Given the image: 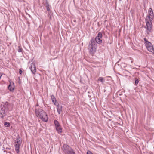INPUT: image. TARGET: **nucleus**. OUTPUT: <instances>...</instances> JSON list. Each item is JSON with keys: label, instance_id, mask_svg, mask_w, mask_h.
Wrapping results in <instances>:
<instances>
[{"label": "nucleus", "instance_id": "34", "mask_svg": "<svg viewBox=\"0 0 154 154\" xmlns=\"http://www.w3.org/2000/svg\"><path fill=\"white\" fill-rule=\"evenodd\" d=\"M1 76L0 75V79L1 78Z\"/></svg>", "mask_w": 154, "mask_h": 154}, {"label": "nucleus", "instance_id": "31", "mask_svg": "<svg viewBox=\"0 0 154 154\" xmlns=\"http://www.w3.org/2000/svg\"><path fill=\"white\" fill-rule=\"evenodd\" d=\"M4 152H6V151H5V150H4Z\"/></svg>", "mask_w": 154, "mask_h": 154}, {"label": "nucleus", "instance_id": "29", "mask_svg": "<svg viewBox=\"0 0 154 154\" xmlns=\"http://www.w3.org/2000/svg\"><path fill=\"white\" fill-rule=\"evenodd\" d=\"M36 106H38V104H37Z\"/></svg>", "mask_w": 154, "mask_h": 154}, {"label": "nucleus", "instance_id": "4", "mask_svg": "<svg viewBox=\"0 0 154 154\" xmlns=\"http://www.w3.org/2000/svg\"><path fill=\"white\" fill-rule=\"evenodd\" d=\"M152 20H153L150 19V18L145 19V22L146 26V28L147 30V33L150 32H151L152 26Z\"/></svg>", "mask_w": 154, "mask_h": 154}, {"label": "nucleus", "instance_id": "14", "mask_svg": "<svg viewBox=\"0 0 154 154\" xmlns=\"http://www.w3.org/2000/svg\"><path fill=\"white\" fill-rule=\"evenodd\" d=\"M147 48V50L150 52H152L154 51L153 47L152 45L150 46L149 47Z\"/></svg>", "mask_w": 154, "mask_h": 154}, {"label": "nucleus", "instance_id": "16", "mask_svg": "<svg viewBox=\"0 0 154 154\" xmlns=\"http://www.w3.org/2000/svg\"><path fill=\"white\" fill-rule=\"evenodd\" d=\"M67 154H75V152L71 148V149L70 150L66 153Z\"/></svg>", "mask_w": 154, "mask_h": 154}, {"label": "nucleus", "instance_id": "7", "mask_svg": "<svg viewBox=\"0 0 154 154\" xmlns=\"http://www.w3.org/2000/svg\"><path fill=\"white\" fill-rule=\"evenodd\" d=\"M29 69L32 73L35 74L36 72V68L35 64L32 63L30 66L29 67Z\"/></svg>", "mask_w": 154, "mask_h": 154}, {"label": "nucleus", "instance_id": "32", "mask_svg": "<svg viewBox=\"0 0 154 154\" xmlns=\"http://www.w3.org/2000/svg\"><path fill=\"white\" fill-rule=\"evenodd\" d=\"M3 149H5V148L3 147Z\"/></svg>", "mask_w": 154, "mask_h": 154}, {"label": "nucleus", "instance_id": "25", "mask_svg": "<svg viewBox=\"0 0 154 154\" xmlns=\"http://www.w3.org/2000/svg\"><path fill=\"white\" fill-rule=\"evenodd\" d=\"M87 154H93L90 151L88 150L87 151Z\"/></svg>", "mask_w": 154, "mask_h": 154}, {"label": "nucleus", "instance_id": "27", "mask_svg": "<svg viewBox=\"0 0 154 154\" xmlns=\"http://www.w3.org/2000/svg\"><path fill=\"white\" fill-rule=\"evenodd\" d=\"M144 41H145V44L147 42H148V41L146 39V38H144L143 39Z\"/></svg>", "mask_w": 154, "mask_h": 154}, {"label": "nucleus", "instance_id": "3", "mask_svg": "<svg viewBox=\"0 0 154 154\" xmlns=\"http://www.w3.org/2000/svg\"><path fill=\"white\" fill-rule=\"evenodd\" d=\"M9 103L7 102L3 104L0 107V118L3 119L4 117L7 115V111L9 109Z\"/></svg>", "mask_w": 154, "mask_h": 154}, {"label": "nucleus", "instance_id": "10", "mask_svg": "<svg viewBox=\"0 0 154 154\" xmlns=\"http://www.w3.org/2000/svg\"><path fill=\"white\" fill-rule=\"evenodd\" d=\"M62 106L61 105L58 104L57 106V109L59 114H60L62 111Z\"/></svg>", "mask_w": 154, "mask_h": 154}, {"label": "nucleus", "instance_id": "17", "mask_svg": "<svg viewBox=\"0 0 154 154\" xmlns=\"http://www.w3.org/2000/svg\"><path fill=\"white\" fill-rule=\"evenodd\" d=\"M98 81H100L102 83H103L105 82V80L103 77H100L98 79Z\"/></svg>", "mask_w": 154, "mask_h": 154}, {"label": "nucleus", "instance_id": "12", "mask_svg": "<svg viewBox=\"0 0 154 154\" xmlns=\"http://www.w3.org/2000/svg\"><path fill=\"white\" fill-rule=\"evenodd\" d=\"M51 99L52 100V102L54 103V105H57L56 103V99L55 97L53 95H52L51 96Z\"/></svg>", "mask_w": 154, "mask_h": 154}, {"label": "nucleus", "instance_id": "9", "mask_svg": "<svg viewBox=\"0 0 154 154\" xmlns=\"http://www.w3.org/2000/svg\"><path fill=\"white\" fill-rule=\"evenodd\" d=\"M22 140L19 136L18 135L17 137L16 142H15L16 144H18L21 145L22 143Z\"/></svg>", "mask_w": 154, "mask_h": 154}, {"label": "nucleus", "instance_id": "21", "mask_svg": "<svg viewBox=\"0 0 154 154\" xmlns=\"http://www.w3.org/2000/svg\"><path fill=\"white\" fill-rule=\"evenodd\" d=\"M4 125L6 127H9L10 126V124L7 122H5L4 123Z\"/></svg>", "mask_w": 154, "mask_h": 154}, {"label": "nucleus", "instance_id": "6", "mask_svg": "<svg viewBox=\"0 0 154 154\" xmlns=\"http://www.w3.org/2000/svg\"><path fill=\"white\" fill-rule=\"evenodd\" d=\"M71 148L66 144H64L62 147V149L65 153H66L68 151L71 149Z\"/></svg>", "mask_w": 154, "mask_h": 154}, {"label": "nucleus", "instance_id": "13", "mask_svg": "<svg viewBox=\"0 0 154 154\" xmlns=\"http://www.w3.org/2000/svg\"><path fill=\"white\" fill-rule=\"evenodd\" d=\"M55 128L56 130L59 133H61L62 132V128H61L60 125L58 127H56Z\"/></svg>", "mask_w": 154, "mask_h": 154}, {"label": "nucleus", "instance_id": "8", "mask_svg": "<svg viewBox=\"0 0 154 154\" xmlns=\"http://www.w3.org/2000/svg\"><path fill=\"white\" fill-rule=\"evenodd\" d=\"M8 89L11 91H13L14 90V83L12 82V85L10 82V84L8 87Z\"/></svg>", "mask_w": 154, "mask_h": 154}, {"label": "nucleus", "instance_id": "15", "mask_svg": "<svg viewBox=\"0 0 154 154\" xmlns=\"http://www.w3.org/2000/svg\"><path fill=\"white\" fill-rule=\"evenodd\" d=\"M54 123L55 126V127H58L60 126V125L58 121L56 120H55L54 121Z\"/></svg>", "mask_w": 154, "mask_h": 154}, {"label": "nucleus", "instance_id": "33", "mask_svg": "<svg viewBox=\"0 0 154 154\" xmlns=\"http://www.w3.org/2000/svg\"><path fill=\"white\" fill-rule=\"evenodd\" d=\"M3 149H5V148L3 147Z\"/></svg>", "mask_w": 154, "mask_h": 154}, {"label": "nucleus", "instance_id": "1", "mask_svg": "<svg viewBox=\"0 0 154 154\" xmlns=\"http://www.w3.org/2000/svg\"><path fill=\"white\" fill-rule=\"evenodd\" d=\"M102 37V33L99 32L95 38L94 37L91 38L89 42L88 48L90 54H92L96 52L97 48L96 43L100 44L102 42V40L101 39Z\"/></svg>", "mask_w": 154, "mask_h": 154}, {"label": "nucleus", "instance_id": "5", "mask_svg": "<svg viewBox=\"0 0 154 154\" xmlns=\"http://www.w3.org/2000/svg\"><path fill=\"white\" fill-rule=\"evenodd\" d=\"M149 15H147L146 18L148 19L150 18V19L153 20L154 17V14L152 8H149L148 10Z\"/></svg>", "mask_w": 154, "mask_h": 154}, {"label": "nucleus", "instance_id": "26", "mask_svg": "<svg viewBox=\"0 0 154 154\" xmlns=\"http://www.w3.org/2000/svg\"><path fill=\"white\" fill-rule=\"evenodd\" d=\"M19 72L20 74H21L22 73V71L20 69H19Z\"/></svg>", "mask_w": 154, "mask_h": 154}, {"label": "nucleus", "instance_id": "2", "mask_svg": "<svg viewBox=\"0 0 154 154\" xmlns=\"http://www.w3.org/2000/svg\"><path fill=\"white\" fill-rule=\"evenodd\" d=\"M35 113L38 118L42 121L47 122L48 121V117L46 113L41 109H36Z\"/></svg>", "mask_w": 154, "mask_h": 154}, {"label": "nucleus", "instance_id": "22", "mask_svg": "<svg viewBox=\"0 0 154 154\" xmlns=\"http://www.w3.org/2000/svg\"><path fill=\"white\" fill-rule=\"evenodd\" d=\"M22 48L20 47V46H18V51L19 52H22Z\"/></svg>", "mask_w": 154, "mask_h": 154}, {"label": "nucleus", "instance_id": "11", "mask_svg": "<svg viewBox=\"0 0 154 154\" xmlns=\"http://www.w3.org/2000/svg\"><path fill=\"white\" fill-rule=\"evenodd\" d=\"M20 146V145L18 144L15 143V144L14 146L15 150L17 153H18L19 152V149Z\"/></svg>", "mask_w": 154, "mask_h": 154}, {"label": "nucleus", "instance_id": "20", "mask_svg": "<svg viewBox=\"0 0 154 154\" xmlns=\"http://www.w3.org/2000/svg\"><path fill=\"white\" fill-rule=\"evenodd\" d=\"M139 82V80L138 79L136 78L135 79V85L136 86H137V85L138 84V83Z\"/></svg>", "mask_w": 154, "mask_h": 154}, {"label": "nucleus", "instance_id": "19", "mask_svg": "<svg viewBox=\"0 0 154 154\" xmlns=\"http://www.w3.org/2000/svg\"><path fill=\"white\" fill-rule=\"evenodd\" d=\"M145 45L147 48H148V47H149L150 46H152V44L150 43V42H147L145 44Z\"/></svg>", "mask_w": 154, "mask_h": 154}, {"label": "nucleus", "instance_id": "24", "mask_svg": "<svg viewBox=\"0 0 154 154\" xmlns=\"http://www.w3.org/2000/svg\"><path fill=\"white\" fill-rule=\"evenodd\" d=\"M46 8L47 10V11H51L49 6H46Z\"/></svg>", "mask_w": 154, "mask_h": 154}, {"label": "nucleus", "instance_id": "18", "mask_svg": "<svg viewBox=\"0 0 154 154\" xmlns=\"http://www.w3.org/2000/svg\"><path fill=\"white\" fill-rule=\"evenodd\" d=\"M48 16L50 20L51 19V16L52 15V13L51 11H48Z\"/></svg>", "mask_w": 154, "mask_h": 154}, {"label": "nucleus", "instance_id": "28", "mask_svg": "<svg viewBox=\"0 0 154 154\" xmlns=\"http://www.w3.org/2000/svg\"><path fill=\"white\" fill-rule=\"evenodd\" d=\"M6 149H10V148H6Z\"/></svg>", "mask_w": 154, "mask_h": 154}, {"label": "nucleus", "instance_id": "30", "mask_svg": "<svg viewBox=\"0 0 154 154\" xmlns=\"http://www.w3.org/2000/svg\"><path fill=\"white\" fill-rule=\"evenodd\" d=\"M119 1H122V0H118Z\"/></svg>", "mask_w": 154, "mask_h": 154}, {"label": "nucleus", "instance_id": "23", "mask_svg": "<svg viewBox=\"0 0 154 154\" xmlns=\"http://www.w3.org/2000/svg\"><path fill=\"white\" fill-rule=\"evenodd\" d=\"M46 2H45V7L46 6H49V5L48 4V2L47 0H45Z\"/></svg>", "mask_w": 154, "mask_h": 154}]
</instances>
